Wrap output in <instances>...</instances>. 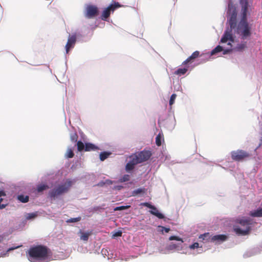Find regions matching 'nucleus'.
<instances>
[{"label": "nucleus", "instance_id": "nucleus-1", "mask_svg": "<svg viewBox=\"0 0 262 262\" xmlns=\"http://www.w3.org/2000/svg\"><path fill=\"white\" fill-rule=\"evenodd\" d=\"M26 255L31 262H48L51 252L47 247L38 245L31 247Z\"/></svg>", "mask_w": 262, "mask_h": 262}, {"label": "nucleus", "instance_id": "nucleus-2", "mask_svg": "<svg viewBox=\"0 0 262 262\" xmlns=\"http://www.w3.org/2000/svg\"><path fill=\"white\" fill-rule=\"evenodd\" d=\"M247 12L248 9H242L241 19L234 29V32L238 34L243 40L249 38L251 35V28L247 19Z\"/></svg>", "mask_w": 262, "mask_h": 262}, {"label": "nucleus", "instance_id": "nucleus-3", "mask_svg": "<svg viewBox=\"0 0 262 262\" xmlns=\"http://www.w3.org/2000/svg\"><path fill=\"white\" fill-rule=\"evenodd\" d=\"M221 43H227L228 47L226 48L224 46H217L211 52V55H213L221 51H223V54H226L232 51V43L234 42V38L232 34L230 32L225 31L223 36L221 39Z\"/></svg>", "mask_w": 262, "mask_h": 262}, {"label": "nucleus", "instance_id": "nucleus-4", "mask_svg": "<svg viewBox=\"0 0 262 262\" xmlns=\"http://www.w3.org/2000/svg\"><path fill=\"white\" fill-rule=\"evenodd\" d=\"M72 185V181L69 180L58 185L56 188L49 192V196L51 198H55L63 193H67Z\"/></svg>", "mask_w": 262, "mask_h": 262}, {"label": "nucleus", "instance_id": "nucleus-5", "mask_svg": "<svg viewBox=\"0 0 262 262\" xmlns=\"http://www.w3.org/2000/svg\"><path fill=\"white\" fill-rule=\"evenodd\" d=\"M252 220L249 219H242L239 220V226L235 227L234 229L236 234L245 235L249 233L251 229Z\"/></svg>", "mask_w": 262, "mask_h": 262}, {"label": "nucleus", "instance_id": "nucleus-6", "mask_svg": "<svg viewBox=\"0 0 262 262\" xmlns=\"http://www.w3.org/2000/svg\"><path fill=\"white\" fill-rule=\"evenodd\" d=\"M229 15V18L228 19V21L230 25V29H227L226 31L230 32L232 34V30L234 29L236 26V12L234 8L232 6L228 5V12Z\"/></svg>", "mask_w": 262, "mask_h": 262}, {"label": "nucleus", "instance_id": "nucleus-7", "mask_svg": "<svg viewBox=\"0 0 262 262\" xmlns=\"http://www.w3.org/2000/svg\"><path fill=\"white\" fill-rule=\"evenodd\" d=\"M199 238H202L203 240L210 241L212 242L221 243L225 241L227 237L225 235L220 234L213 236H210L209 233H206L201 234L199 236Z\"/></svg>", "mask_w": 262, "mask_h": 262}, {"label": "nucleus", "instance_id": "nucleus-8", "mask_svg": "<svg viewBox=\"0 0 262 262\" xmlns=\"http://www.w3.org/2000/svg\"><path fill=\"white\" fill-rule=\"evenodd\" d=\"M231 156L234 161H242L249 158L250 154L243 150H237L236 151H232L231 152Z\"/></svg>", "mask_w": 262, "mask_h": 262}, {"label": "nucleus", "instance_id": "nucleus-9", "mask_svg": "<svg viewBox=\"0 0 262 262\" xmlns=\"http://www.w3.org/2000/svg\"><path fill=\"white\" fill-rule=\"evenodd\" d=\"M151 156V153L149 150H143L141 152L132 156L137 163H140L148 160Z\"/></svg>", "mask_w": 262, "mask_h": 262}, {"label": "nucleus", "instance_id": "nucleus-10", "mask_svg": "<svg viewBox=\"0 0 262 262\" xmlns=\"http://www.w3.org/2000/svg\"><path fill=\"white\" fill-rule=\"evenodd\" d=\"M119 7L120 5L118 3H115L114 4H111L103 11L101 18L102 20H105L110 16L111 12H113L116 8Z\"/></svg>", "mask_w": 262, "mask_h": 262}, {"label": "nucleus", "instance_id": "nucleus-11", "mask_svg": "<svg viewBox=\"0 0 262 262\" xmlns=\"http://www.w3.org/2000/svg\"><path fill=\"white\" fill-rule=\"evenodd\" d=\"M98 14V8L94 5H88L86 7L85 16L88 18L94 17Z\"/></svg>", "mask_w": 262, "mask_h": 262}, {"label": "nucleus", "instance_id": "nucleus-12", "mask_svg": "<svg viewBox=\"0 0 262 262\" xmlns=\"http://www.w3.org/2000/svg\"><path fill=\"white\" fill-rule=\"evenodd\" d=\"M169 239L170 241L176 240L179 241V243L178 244L171 243L167 246V250H173L174 249H179L180 247H182V244L183 243V241L181 238L176 236H171L169 238Z\"/></svg>", "mask_w": 262, "mask_h": 262}, {"label": "nucleus", "instance_id": "nucleus-13", "mask_svg": "<svg viewBox=\"0 0 262 262\" xmlns=\"http://www.w3.org/2000/svg\"><path fill=\"white\" fill-rule=\"evenodd\" d=\"M76 41V36L75 35H69L68 42L66 45V50L67 53H68L71 48H74Z\"/></svg>", "mask_w": 262, "mask_h": 262}, {"label": "nucleus", "instance_id": "nucleus-14", "mask_svg": "<svg viewBox=\"0 0 262 262\" xmlns=\"http://www.w3.org/2000/svg\"><path fill=\"white\" fill-rule=\"evenodd\" d=\"M200 52L198 51H196L194 52L191 56H190L186 60H185L183 63L182 65H185L188 64V63L192 62L195 59L198 58L199 56Z\"/></svg>", "mask_w": 262, "mask_h": 262}, {"label": "nucleus", "instance_id": "nucleus-15", "mask_svg": "<svg viewBox=\"0 0 262 262\" xmlns=\"http://www.w3.org/2000/svg\"><path fill=\"white\" fill-rule=\"evenodd\" d=\"M131 160L126 164L125 169L128 171L134 168L135 165L138 164L133 156H131Z\"/></svg>", "mask_w": 262, "mask_h": 262}, {"label": "nucleus", "instance_id": "nucleus-16", "mask_svg": "<svg viewBox=\"0 0 262 262\" xmlns=\"http://www.w3.org/2000/svg\"><path fill=\"white\" fill-rule=\"evenodd\" d=\"M184 66L185 67L184 68H179L177 71H176L174 72V74L179 76L184 75L188 70L189 68V66L188 65V64Z\"/></svg>", "mask_w": 262, "mask_h": 262}, {"label": "nucleus", "instance_id": "nucleus-17", "mask_svg": "<svg viewBox=\"0 0 262 262\" xmlns=\"http://www.w3.org/2000/svg\"><path fill=\"white\" fill-rule=\"evenodd\" d=\"M151 210L150 211V212L151 214L156 216L157 217H158L160 219H162L164 218V216L163 214L159 212L157 208L153 206L152 208H151Z\"/></svg>", "mask_w": 262, "mask_h": 262}, {"label": "nucleus", "instance_id": "nucleus-18", "mask_svg": "<svg viewBox=\"0 0 262 262\" xmlns=\"http://www.w3.org/2000/svg\"><path fill=\"white\" fill-rule=\"evenodd\" d=\"M98 147L95 146L94 144L87 143H85V151H91V150H96L98 149Z\"/></svg>", "mask_w": 262, "mask_h": 262}, {"label": "nucleus", "instance_id": "nucleus-19", "mask_svg": "<svg viewBox=\"0 0 262 262\" xmlns=\"http://www.w3.org/2000/svg\"><path fill=\"white\" fill-rule=\"evenodd\" d=\"M80 239L83 241H88L89 236L92 234V232H84L82 231H80Z\"/></svg>", "mask_w": 262, "mask_h": 262}, {"label": "nucleus", "instance_id": "nucleus-20", "mask_svg": "<svg viewBox=\"0 0 262 262\" xmlns=\"http://www.w3.org/2000/svg\"><path fill=\"white\" fill-rule=\"evenodd\" d=\"M250 215L252 216L260 217L262 216V208L256 210L251 211Z\"/></svg>", "mask_w": 262, "mask_h": 262}, {"label": "nucleus", "instance_id": "nucleus-21", "mask_svg": "<svg viewBox=\"0 0 262 262\" xmlns=\"http://www.w3.org/2000/svg\"><path fill=\"white\" fill-rule=\"evenodd\" d=\"M17 198L22 203H27L29 201V196L28 195H19Z\"/></svg>", "mask_w": 262, "mask_h": 262}, {"label": "nucleus", "instance_id": "nucleus-22", "mask_svg": "<svg viewBox=\"0 0 262 262\" xmlns=\"http://www.w3.org/2000/svg\"><path fill=\"white\" fill-rule=\"evenodd\" d=\"M246 47V43H243L237 45V46L234 49L236 51H242Z\"/></svg>", "mask_w": 262, "mask_h": 262}, {"label": "nucleus", "instance_id": "nucleus-23", "mask_svg": "<svg viewBox=\"0 0 262 262\" xmlns=\"http://www.w3.org/2000/svg\"><path fill=\"white\" fill-rule=\"evenodd\" d=\"M240 4L242 6V9H248V0H239Z\"/></svg>", "mask_w": 262, "mask_h": 262}, {"label": "nucleus", "instance_id": "nucleus-24", "mask_svg": "<svg viewBox=\"0 0 262 262\" xmlns=\"http://www.w3.org/2000/svg\"><path fill=\"white\" fill-rule=\"evenodd\" d=\"M111 152L106 151L101 152L100 154V159L101 160V161H104V160L108 158V157L111 155Z\"/></svg>", "mask_w": 262, "mask_h": 262}, {"label": "nucleus", "instance_id": "nucleus-25", "mask_svg": "<svg viewBox=\"0 0 262 262\" xmlns=\"http://www.w3.org/2000/svg\"><path fill=\"white\" fill-rule=\"evenodd\" d=\"M163 140V137L159 134L156 138V143L157 146H160L162 144V141Z\"/></svg>", "mask_w": 262, "mask_h": 262}, {"label": "nucleus", "instance_id": "nucleus-26", "mask_svg": "<svg viewBox=\"0 0 262 262\" xmlns=\"http://www.w3.org/2000/svg\"><path fill=\"white\" fill-rule=\"evenodd\" d=\"M6 194L4 191H0V203L3 201L2 196H5ZM7 205V204H1L0 203V209L4 208Z\"/></svg>", "mask_w": 262, "mask_h": 262}, {"label": "nucleus", "instance_id": "nucleus-27", "mask_svg": "<svg viewBox=\"0 0 262 262\" xmlns=\"http://www.w3.org/2000/svg\"><path fill=\"white\" fill-rule=\"evenodd\" d=\"M49 188V186L46 184L39 185L37 187V190L38 192H42V191Z\"/></svg>", "mask_w": 262, "mask_h": 262}, {"label": "nucleus", "instance_id": "nucleus-28", "mask_svg": "<svg viewBox=\"0 0 262 262\" xmlns=\"http://www.w3.org/2000/svg\"><path fill=\"white\" fill-rule=\"evenodd\" d=\"M144 192H145L144 188H140L137 189L136 190H134L133 191L132 194H133V196H135L138 194L144 193Z\"/></svg>", "mask_w": 262, "mask_h": 262}, {"label": "nucleus", "instance_id": "nucleus-29", "mask_svg": "<svg viewBox=\"0 0 262 262\" xmlns=\"http://www.w3.org/2000/svg\"><path fill=\"white\" fill-rule=\"evenodd\" d=\"M37 216V212H33L31 213H28L26 215V218L27 220H31L35 218Z\"/></svg>", "mask_w": 262, "mask_h": 262}, {"label": "nucleus", "instance_id": "nucleus-30", "mask_svg": "<svg viewBox=\"0 0 262 262\" xmlns=\"http://www.w3.org/2000/svg\"><path fill=\"white\" fill-rule=\"evenodd\" d=\"M74 155L73 150L71 148H68L65 156L67 158H72L73 157Z\"/></svg>", "mask_w": 262, "mask_h": 262}, {"label": "nucleus", "instance_id": "nucleus-31", "mask_svg": "<svg viewBox=\"0 0 262 262\" xmlns=\"http://www.w3.org/2000/svg\"><path fill=\"white\" fill-rule=\"evenodd\" d=\"M158 229L159 231L162 233H164V232L165 233H168L170 231V229L169 228H166L162 226H159Z\"/></svg>", "mask_w": 262, "mask_h": 262}, {"label": "nucleus", "instance_id": "nucleus-32", "mask_svg": "<svg viewBox=\"0 0 262 262\" xmlns=\"http://www.w3.org/2000/svg\"><path fill=\"white\" fill-rule=\"evenodd\" d=\"M129 175L125 174L119 180V181L121 183L127 182L129 180Z\"/></svg>", "mask_w": 262, "mask_h": 262}, {"label": "nucleus", "instance_id": "nucleus-33", "mask_svg": "<svg viewBox=\"0 0 262 262\" xmlns=\"http://www.w3.org/2000/svg\"><path fill=\"white\" fill-rule=\"evenodd\" d=\"M77 148L79 151H82L84 149H85V145L81 141H78L77 143Z\"/></svg>", "mask_w": 262, "mask_h": 262}, {"label": "nucleus", "instance_id": "nucleus-34", "mask_svg": "<svg viewBox=\"0 0 262 262\" xmlns=\"http://www.w3.org/2000/svg\"><path fill=\"white\" fill-rule=\"evenodd\" d=\"M130 207L129 205L127 206H121L119 207H116L114 209V211H118V210H123L126 209H127Z\"/></svg>", "mask_w": 262, "mask_h": 262}, {"label": "nucleus", "instance_id": "nucleus-35", "mask_svg": "<svg viewBox=\"0 0 262 262\" xmlns=\"http://www.w3.org/2000/svg\"><path fill=\"white\" fill-rule=\"evenodd\" d=\"M70 138L72 142H76L77 140L78 136L76 133H74L71 135Z\"/></svg>", "mask_w": 262, "mask_h": 262}, {"label": "nucleus", "instance_id": "nucleus-36", "mask_svg": "<svg viewBox=\"0 0 262 262\" xmlns=\"http://www.w3.org/2000/svg\"><path fill=\"white\" fill-rule=\"evenodd\" d=\"M176 97H177V95L175 94H173L171 95L170 100H169V105H171L174 103Z\"/></svg>", "mask_w": 262, "mask_h": 262}, {"label": "nucleus", "instance_id": "nucleus-37", "mask_svg": "<svg viewBox=\"0 0 262 262\" xmlns=\"http://www.w3.org/2000/svg\"><path fill=\"white\" fill-rule=\"evenodd\" d=\"M122 232L121 231H118L117 232H115L113 234V237H118V236H121L122 235Z\"/></svg>", "mask_w": 262, "mask_h": 262}, {"label": "nucleus", "instance_id": "nucleus-38", "mask_svg": "<svg viewBox=\"0 0 262 262\" xmlns=\"http://www.w3.org/2000/svg\"><path fill=\"white\" fill-rule=\"evenodd\" d=\"M199 247V244L198 243H195L192 245H191L189 246V248L191 249H194L195 248H198Z\"/></svg>", "mask_w": 262, "mask_h": 262}, {"label": "nucleus", "instance_id": "nucleus-39", "mask_svg": "<svg viewBox=\"0 0 262 262\" xmlns=\"http://www.w3.org/2000/svg\"><path fill=\"white\" fill-rule=\"evenodd\" d=\"M80 220V217L73 218V219H71L69 220V221H68V222L73 223V222H76L79 221Z\"/></svg>", "mask_w": 262, "mask_h": 262}, {"label": "nucleus", "instance_id": "nucleus-40", "mask_svg": "<svg viewBox=\"0 0 262 262\" xmlns=\"http://www.w3.org/2000/svg\"><path fill=\"white\" fill-rule=\"evenodd\" d=\"M143 205L145 207H147V208H149L150 209H151L152 208V207L153 206V205H151L149 203H143Z\"/></svg>", "mask_w": 262, "mask_h": 262}, {"label": "nucleus", "instance_id": "nucleus-41", "mask_svg": "<svg viewBox=\"0 0 262 262\" xmlns=\"http://www.w3.org/2000/svg\"><path fill=\"white\" fill-rule=\"evenodd\" d=\"M21 246H16V247H13L10 248H9L8 249L7 252H9V251H11L13 250L14 249H17V248H19Z\"/></svg>", "mask_w": 262, "mask_h": 262}, {"label": "nucleus", "instance_id": "nucleus-42", "mask_svg": "<svg viewBox=\"0 0 262 262\" xmlns=\"http://www.w3.org/2000/svg\"><path fill=\"white\" fill-rule=\"evenodd\" d=\"M113 183V182L110 180H106L105 182H104V183L105 184H107V185H111V184H112Z\"/></svg>", "mask_w": 262, "mask_h": 262}, {"label": "nucleus", "instance_id": "nucleus-43", "mask_svg": "<svg viewBox=\"0 0 262 262\" xmlns=\"http://www.w3.org/2000/svg\"><path fill=\"white\" fill-rule=\"evenodd\" d=\"M104 185H105L104 182L102 181V182H99L98 184L97 185L99 186H101L102 187V186H103Z\"/></svg>", "mask_w": 262, "mask_h": 262}, {"label": "nucleus", "instance_id": "nucleus-44", "mask_svg": "<svg viewBox=\"0 0 262 262\" xmlns=\"http://www.w3.org/2000/svg\"><path fill=\"white\" fill-rule=\"evenodd\" d=\"M101 209H102L101 207H99V206H96V207H94V210L95 211H97V210H100Z\"/></svg>", "mask_w": 262, "mask_h": 262}, {"label": "nucleus", "instance_id": "nucleus-45", "mask_svg": "<svg viewBox=\"0 0 262 262\" xmlns=\"http://www.w3.org/2000/svg\"><path fill=\"white\" fill-rule=\"evenodd\" d=\"M123 188V187L122 186H117L116 187H115V189H117L118 190H120L122 188Z\"/></svg>", "mask_w": 262, "mask_h": 262}]
</instances>
